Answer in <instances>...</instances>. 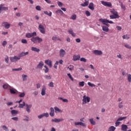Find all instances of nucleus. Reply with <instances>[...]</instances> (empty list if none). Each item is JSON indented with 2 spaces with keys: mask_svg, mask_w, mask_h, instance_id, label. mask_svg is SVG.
Returning <instances> with one entry per match:
<instances>
[{
  "mask_svg": "<svg viewBox=\"0 0 131 131\" xmlns=\"http://www.w3.org/2000/svg\"><path fill=\"white\" fill-rule=\"evenodd\" d=\"M110 13L113 14L110 15V19H119V18H120L119 15H118V12H117V11H115L114 9L111 10Z\"/></svg>",
  "mask_w": 131,
  "mask_h": 131,
  "instance_id": "obj_1",
  "label": "nucleus"
},
{
  "mask_svg": "<svg viewBox=\"0 0 131 131\" xmlns=\"http://www.w3.org/2000/svg\"><path fill=\"white\" fill-rule=\"evenodd\" d=\"M31 41L34 42V43H40L42 41V38L37 36V37H33L31 39Z\"/></svg>",
  "mask_w": 131,
  "mask_h": 131,
  "instance_id": "obj_2",
  "label": "nucleus"
},
{
  "mask_svg": "<svg viewBox=\"0 0 131 131\" xmlns=\"http://www.w3.org/2000/svg\"><path fill=\"white\" fill-rule=\"evenodd\" d=\"M37 34H36V32H34L33 33H28L26 34V37L27 38H32V37H34V36H36Z\"/></svg>",
  "mask_w": 131,
  "mask_h": 131,
  "instance_id": "obj_3",
  "label": "nucleus"
},
{
  "mask_svg": "<svg viewBox=\"0 0 131 131\" xmlns=\"http://www.w3.org/2000/svg\"><path fill=\"white\" fill-rule=\"evenodd\" d=\"M91 101V98L89 97H86L85 95H84L83 97V99H82V104L83 105L86 104L87 103H90Z\"/></svg>",
  "mask_w": 131,
  "mask_h": 131,
  "instance_id": "obj_4",
  "label": "nucleus"
},
{
  "mask_svg": "<svg viewBox=\"0 0 131 131\" xmlns=\"http://www.w3.org/2000/svg\"><path fill=\"white\" fill-rule=\"evenodd\" d=\"M38 29L39 30L40 32L42 34H45L46 33V29H45V27H43V25L39 24L38 26Z\"/></svg>",
  "mask_w": 131,
  "mask_h": 131,
  "instance_id": "obj_5",
  "label": "nucleus"
},
{
  "mask_svg": "<svg viewBox=\"0 0 131 131\" xmlns=\"http://www.w3.org/2000/svg\"><path fill=\"white\" fill-rule=\"evenodd\" d=\"M101 3L102 5H103V6H104V7H107L108 8H110V7H112V4L111 3V2L101 1Z\"/></svg>",
  "mask_w": 131,
  "mask_h": 131,
  "instance_id": "obj_6",
  "label": "nucleus"
},
{
  "mask_svg": "<svg viewBox=\"0 0 131 131\" xmlns=\"http://www.w3.org/2000/svg\"><path fill=\"white\" fill-rule=\"evenodd\" d=\"M20 57L15 56L14 57H10V61L13 63L14 62H17V61H18V60H20Z\"/></svg>",
  "mask_w": 131,
  "mask_h": 131,
  "instance_id": "obj_7",
  "label": "nucleus"
},
{
  "mask_svg": "<svg viewBox=\"0 0 131 131\" xmlns=\"http://www.w3.org/2000/svg\"><path fill=\"white\" fill-rule=\"evenodd\" d=\"M2 26L5 27V29H9L11 26V25L8 22H3L2 24Z\"/></svg>",
  "mask_w": 131,
  "mask_h": 131,
  "instance_id": "obj_8",
  "label": "nucleus"
},
{
  "mask_svg": "<svg viewBox=\"0 0 131 131\" xmlns=\"http://www.w3.org/2000/svg\"><path fill=\"white\" fill-rule=\"evenodd\" d=\"M66 55V51L64 50L63 49H60L59 50V56L60 58H63L64 57V56Z\"/></svg>",
  "mask_w": 131,
  "mask_h": 131,
  "instance_id": "obj_9",
  "label": "nucleus"
},
{
  "mask_svg": "<svg viewBox=\"0 0 131 131\" xmlns=\"http://www.w3.org/2000/svg\"><path fill=\"white\" fill-rule=\"evenodd\" d=\"M93 54L98 56H101V55H103V52L101 50H95L93 51Z\"/></svg>",
  "mask_w": 131,
  "mask_h": 131,
  "instance_id": "obj_10",
  "label": "nucleus"
},
{
  "mask_svg": "<svg viewBox=\"0 0 131 131\" xmlns=\"http://www.w3.org/2000/svg\"><path fill=\"white\" fill-rule=\"evenodd\" d=\"M45 64H46L47 65H48V66H49V67L50 68H52V66H53V64L52 63V61H51V60L50 59H47L45 61Z\"/></svg>",
  "mask_w": 131,
  "mask_h": 131,
  "instance_id": "obj_11",
  "label": "nucleus"
},
{
  "mask_svg": "<svg viewBox=\"0 0 131 131\" xmlns=\"http://www.w3.org/2000/svg\"><path fill=\"white\" fill-rule=\"evenodd\" d=\"M99 22H101V23H102V24L103 25H105L107 24H108V19H103V18H100L99 19Z\"/></svg>",
  "mask_w": 131,
  "mask_h": 131,
  "instance_id": "obj_12",
  "label": "nucleus"
},
{
  "mask_svg": "<svg viewBox=\"0 0 131 131\" xmlns=\"http://www.w3.org/2000/svg\"><path fill=\"white\" fill-rule=\"evenodd\" d=\"M26 110L28 113H30V108L32 107V104H26Z\"/></svg>",
  "mask_w": 131,
  "mask_h": 131,
  "instance_id": "obj_13",
  "label": "nucleus"
},
{
  "mask_svg": "<svg viewBox=\"0 0 131 131\" xmlns=\"http://www.w3.org/2000/svg\"><path fill=\"white\" fill-rule=\"evenodd\" d=\"M64 119L61 118V119H57V118H55V119H53L51 120L52 122H61V121H63Z\"/></svg>",
  "mask_w": 131,
  "mask_h": 131,
  "instance_id": "obj_14",
  "label": "nucleus"
},
{
  "mask_svg": "<svg viewBox=\"0 0 131 131\" xmlns=\"http://www.w3.org/2000/svg\"><path fill=\"white\" fill-rule=\"evenodd\" d=\"M49 115L50 116H51V117H54L55 116V110H54V108H50V112Z\"/></svg>",
  "mask_w": 131,
  "mask_h": 131,
  "instance_id": "obj_15",
  "label": "nucleus"
},
{
  "mask_svg": "<svg viewBox=\"0 0 131 131\" xmlns=\"http://www.w3.org/2000/svg\"><path fill=\"white\" fill-rule=\"evenodd\" d=\"M80 59V55H74L73 57V61H77Z\"/></svg>",
  "mask_w": 131,
  "mask_h": 131,
  "instance_id": "obj_16",
  "label": "nucleus"
},
{
  "mask_svg": "<svg viewBox=\"0 0 131 131\" xmlns=\"http://www.w3.org/2000/svg\"><path fill=\"white\" fill-rule=\"evenodd\" d=\"M46 91H47V88L46 86H43L41 92V96H45V95H46Z\"/></svg>",
  "mask_w": 131,
  "mask_h": 131,
  "instance_id": "obj_17",
  "label": "nucleus"
},
{
  "mask_svg": "<svg viewBox=\"0 0 131 131\" xmlns=\"http://www.w3.org/2000/svg\"><path fill=\"white\" fill-rule=\"evenodd\" d=\"M44 63L42 61H40L39 64L37 66V69H41L42 68V67L43 66Z\"/></svg>",
  "mask_w": 131,
  "mask_h": 131,
  "instance_id": "obj_18",
  "label": "nucleus"
},
{
  "mask_svg": "<svg viewBox=\"0 0 131 131\" xmlns=\"http://www.w3.org/2000/svg\"><path fill=\"white\" fill-rule=\"evenodd\" d=\"M88 8L92 11H94V10H95V7H94V3H93L92 2L90 3L89 4V6H88Z\"/></svg>",
  "mask_w": 131,
  "mask_h": 131,
  "instance_id": "obj_19",
  "label": "nucleus"
},
{
  "mask_svg": "<svg viewBox=\"0 0 131 131\" xmlns=\"http://www.w3.org/2000/svg\"><path fill=\"white\" fill-rule=\"evenodd\" d=\"M121 130H123V131L127 130V125L125 124H122L121 125Z\"/></svg>",
  "mask_w": 131,
  "mask_h": 131,
  "instance_id": "obj_20",
  "label": "nucleus"
},
{
  "mask_svg": "<svg viewBox=\"0 0 131 131\" xmlns=\"http://www.w3.org/2000/svg\"><path fill=\"white\" fill-rule=\"evenodd\" d=\"M102 30L103 31H104L105 32H108L109 31V28L106 26H102Z\"/></svg>",
  "mask_w": 131,
  "mask_h": 131,
  "instance_id": "obj_21",
  "label": "nucleus"
},
{
  "mask_svg": "<svg viewBox=\"0 0 131 131\" xmlns=\"http://www.w3.org/2000/svg\"><path fill=\"white\" fill-rule=\"evenodd\" d=\"M89 1L85 0V2L81 4V7H87L89 6Z\"/></svg>",
  "mask_w": 131,
  "mask_h": 131,
  "instance_id": "obj_22",
  "label": "nucleus"
},
{
  "mask_svg": "<svg viewBox=\"0 0 131 131\" xmlns=\"http://www.w3.org/2000/svg\"><path fill=\"white\" fill-rule=\"evenodd\" d=\"M68 32L70 34H71L72 36H73L74 37H75L76 34L75 33H73V30H72V29H70L69 31Z\"/></svg>",
  "mask_w": 131,
  "mask_h": 131,
  "instance_id": "obj_23",
  "label": "nucleus"
},
{
  "mask_svg": "<svg viewBox=\"0 0 131 131\" xmlns=\"http://www.w3.org/2000/svg\"><path fill=\"white\" fill-rule=\"evenodd\" d=\"M31 50L33 52H36V53H38L40 51V50L38 48H36L35 47H32Z\"/></svg>",
  "mask_w": 131,
  "mask_h": 131,
  "instance_id": "obj_24",
  "label": "nucleus"
},
{
  "mask_svg": "<svg viewBox=\"0 0 131 131\" xmlns=\"http://www.w3.org/2000/svg\"><path fill=\"white\" fill-rule=\"evenodd\" d=\"M28 52H21L20 54H19L18 57H19V58H20V57H24V56H26V55H28Z\"/></svg>",
  "mask_w": 131,
  "mask_h": 131,
  "instance_id": "obj_25",
  "label": "nucleus"
},
{
  "mask_svg": "<svg viewBox=\"0 0 131 131\" xmlns=\"http://www.w3.org/2000/svg\"><path fill=\"white\" fill-rule=\"evenodd\" d=\"M54 110H55V113H57V112H59L60 113H62V110H60L57 106L54 107Z\"/></svg>",
  "mask_w": 131,
  "mask_h": 131,
  "instance_id": "obj_26",
  "label": "nucleus"
},
{
  "mask_svg": "<svg viewBox=\"0 0 131 131\" xmlns=\"http://www.w3.org/2000/svg\"><path fill=\"white\" fill-rule=\"evenodd\" d=\"M89 121L92 125H96V121L94 120L93 118L90 119Z\"/></svg>",
  "mask_w": 131,
  "mask_h": 131,
  "instance_id": "obj_27",
  "label": "nucleus"
},
{
  "mask_svg": "<svg viewBox=\"0 0 131 131\" xmlns=\"http://www.w3.org/2000/svg\"><path fill=\"white\" fill-rule=\"evenodd\" d=\"M52 40H60L61 41V39L58 37L57 36H53L52 38Z\"/></svg>",
  "mask_w": 131,
  "mask_h": 131,
  "instance_id": "obj_28",
  "label": "nucleus"
},
{
  "mask_svg": "<svg viewBox=\"0 0 131 131\" xmlns=\"http://www.w3.org/2000/svg\"><path fill=\"white\" fill-rule=\"evenodd\" d=\"M26 106V104L25 103V102H23V104L19 103L18 107L20 108H24V106Z\"/></svg>",
  "mask_w": 131,
  "mask_h": 131,
  "instance_id": "obj_29",
  "label": "nucleus"
},
{
  "mask_svg": "<svg viewBox=\"0 0 131 131\" xmlns=\"http://www.w3.org/2000/svg\"><path fill=\"white\" fill-rule=\"evenodd\" d=\"M43 70L45 71V73H48L49 72V68H48V66H45Z\"/></svg>",
  "mask_w": 131,
  "mask_h": 131,
  "instance_id": "obj_30",
  "label": "nucleus"
},
{
  "mask_svg": "<svg viewBox=\"0 0 131 131\" xmlns=\"http://www.w3.org/2000/svg\"><path fill=\"white\" fill-rule=\"evenodd\" d=\"M116 129V127L114 126H110L108 129V131H114Z\"/></svg>",
  "mask_w": 131,
  "mask_h": 131,
  "instance_id": "obj_31",
  "label": "nucleus"
},
{
  "mask_svg": "<svg viewBox=\"0 0 131 131\" xmlns=\"http://www.w3.org/2000/svg\"><path fill=\"white\" fill-rule=\"evenodd\" d=\"M44 14H45L46 15H48V16H49V17H52V12H50L49 13L48 11H45L43 12Z\"/></svg>",
  "mask_w": 131,
  "mask_h": 131,
  "instance_id": "obj_32",
  "label": "nucleus"
},
{
  "mask_svg": "<svg viewBox=\"0 0 131 131\" xmlns=\"http://www.w3.org/2000/svg\"><path fill=\"white\" fill-rule=\"evenodd\" d=\"M123 102H121L118 103V107L119 109H121V108H123Z\"/></svg>",
  "mask_w": 131,
  "mask_h": 131,
  "instance_id": "obj_33",
  "label": "nucleus"
},
{
  "mask_svg": "<svg viewBox=\"0 0 131 131\" xmlns=\"http://www.w3.org/2000/svg\"><path fill=\"white\" fill-rule=\"evenodd\" d=\"M18 113V111L15 110H13L11 111V114L12 115H16Z\"/></svg>",
  "mask_w": 131,
  "mask_h": 131,
  "instance_id": "obj_34",
  "label": "nucleus"
},
{
  "mask_svg": "<svg viewBox=\"0 0 131 131\" xmlns=\"http://www.w3.org/2000/svg\"><path fill=\"white\" fill-rule=\"evenodd\" d=\"M21 76H22L23 81H25L26 80H27V78H26V77H27V75L23 74L21 75Z\"/></svg>",
  "mask_w": 131,
  "mask_h": 131,
  "instance_id": "obj_35",
  "label": "nucleus"
},
{
  "mask_svg": "<svg viewBox=\"0 0 131 131\" xmlns=\"http://www.w3.org/2000/svg\"><path fill=\"white\" fill-rule=\"evenodd\" d=\"M127 80L128 82H131V74H127Z\"/></svg>",
  "mask_w": 131,
  "mask_h": 131,
  "instance_id": "obj_36",
  "label": "nucleus"
},
{
  "mask_svg": "<svg viewBox=\"0 0 131 131\" xmlns=\"http://www.w3.org/2000/svg\"><path fill=\"white\" fill-rule=\"evenodd\" d=\"M10 92L11 93V94H16V93H17V90L12 89H10Z\"/></svg>",
  "mask_w": 131,
  "mask_h": 131,
  "instance_id": "obj_37",
  "label": "nucleus"
},
{
  "mask_svg": "<svg viewBox=\"0 0 131 131\" xmlns=\"http://www.w3.org/2000/svg\"><path fill=\"white\" fill-rule=\"evenodd\" d=\"M59 100H62V101H63L64 103H68V100L66 99H63L62 97H59Z\"/></svg>",
  "mask_w": 131,
  "mask_h": 131,
  "instance_id": "obj_38",
  "label": "nucleus"
},
{
  "mask_svg": "<svg viewBox=\"0 0 131 131\" xmlns=\"http://www.w3.org/2000/svg\"><path fill=\"white\" fill-rule=\"evenodd\" d=\"M127 118V117H120L117 119L118 121H122V120H123V119H126Z\"/></svg>",
  "mask_w": 131,
  "mask_h": 131,
  "instance_id": "obj_39",
  "label": "nucleus"
},
{
  "mask_svg": "<svg viewBox=\"0 0 131 131\" xmlns=\"http://www.w3.org/2000/svg\"><path fill=\"white\" fill-rule=\"evenodd\" d=\"M3 88L6 90L7 89H9L10 88V85L8 84H5L3 85Z\"/></svg>",
  "mask_w": 131,
  "mask_h": 131,
  "instance_id": "obj_40",
  "label": "nucleus"
},
{
  "mask_svg": "<svg viewBox=\"0 0 131 131\" xmlns=\"http://www.w3.org/2000/svg\"><path fill=\"white\" fill-rule=\"evenodd\" d=\"M88 85H89V86H91V88H94V87L96 86V85L95 84H93V83H91V82H88Z\"/></svg>",
  "mask_w": 131,
  "mask_h": 131,
  "instance_id": "obj_41",
  "label": "nucleus"
},
{
  "mask_svg": "<svg viewBox=\"0 0 131 131\" xmlns=\"http://www.w3.org/2000/svg\"><path fill=\"white\" fill-rule=\"evenodd\" d=\"M79 86H81L82 88H83V86H84V81L79 82Z\"/></svg>",
  "mask_w": 131,
  "mask_h": 131,
  "instance_id": "obj_42",
  "label": "nucleus"
},
{
  "mask_svg": "<svg viewBox=\"0 0 131 131\" xmlns=\"http://www.w3.org/2000/svg\"><path fill=\"white\" fill-rule=\"evenodd\" d=\"M19 97H20V98H24V97H25V93H20L19 95Z\"/></svg>",
  "mask_w": 131,
  "mask_h": 131,
  "instance_id": "obj_43",
  "label": "nucleus"
},
{
  "mask_svg": "<svg viewBox=\"0 0 131 131\" xmlns=\"http://www.w3.org/2000/svg\"><path fill=\"white\" fill-rule=\"evenodd\" d=\"M71 19L72 20H76V14H73L71 16Z\"/></svg>",
  "mask_w": 131,
  "mask_h": 131,
  "instance_id": "obj_44",
  "label": "nucleus"
},
{
  "mask_svg": "<svg viewBox=\"0 0 131 131\" xmlns=\"http://www.w3.org/2000/svg\"><path fill=\"white\" fill-rule=\"evenodd\" d=\"M122 37L123 39H129V37L127 35H124Z\"/></svg>",
  "mask_w": 131,
  "mask_h": 131,
  "instance_id": "obj_45",
  "label": "nucleus"
},
{
  "mask_svg": "<svg viewBox=\"0 0 131 131\" xmlns=\"http://www.w3.org/2000/svg\"><path fill=\"white\" fill-rule=\"evenodd\" d=\"M45 78L46 79H52V77H51V75H46L45 76Z\"/></svg>",
  "mask_w": 131,
  "mask_h": 131,
  "instance_id": "obj_46",
  "label": "nucleus"
},
{
  "mask_svg": "<svg viewBox=\"0 0 131 131\" xmlns=\"http://www.w3.org/2000/svg\"><path fill=\"white\" fill-rule=\"evenodd\" d=\"M56 13L57 14H58V13H59V14H61V15H63V14H64V12H63V11L61 10H58L56 11Z\"/></svg>",
  "mask_w": 131,
  "mask_h": 131,
  "instance_id": "obj_47",
  "label": "nucleus"
},
{
  "mask_svg": "<svg viewBox=\"0 0 131 131\" xmlns=\"http://www.w3.org/2000/svg\"><path fill=\"white\" fill-rule=\"evenodd\" d=\"M5 62L7 64H9V56H8L7 55H6L5 57Z\"/></svg>",
  "mask_w": 131,
  "mask_h": 131,
  "instance_id": "obj_48",
  "label": "nucleus"
},
{
  "mask_svg": "<svg viewBox=\"0 0 131 131\" xmlns=\"http://www.w3.org/2000/svg\"><path fill=\"white\" fill-rule=\"evenodd\" d=\"M85 15L87 16V17H90V16H91V12H90V11L88 10H86L85 11Z\"/></svg>",
  "mask_w": 131,
  "mask_h": 131,
  "instance_id": "obj_49",
  "label": "nucleus"
},
{
  "mask_svg": "<svg viewBox=\"0 0 131 131\" xmlns=\"http://www.w3.org/2000/svg\"><path fill=\"white\" fill-rule=\"evenodd\" d=\"M21 70H22V69L21 68L12 69V71H21Z\"/></svg>",
  "mask_w": 131,
  "mask_h": 131,
  "instance_id": "obj_50",
  "label": "nucleus"
},
{
  "mask_svg": "<svg viewBox=\"0 0 131 131\" xmlns=\"http://www.w3.org/2000/svg\"><path fill=\"white\" fill-rule=\"evenodd\" d=\"M43 117H49V113H43Z\"/></svg>",
  "mask_w": 131,
  "mask_h": 131,
  "instance_id": "obj_51",
  "label": "nucleus"
},
{
  "mask_svg": "<svg viewBox=\"0 0 131 131\" xmlns=\"http://www.w3.org/2000/svg\"><path fill=\"white\" fill-rule=\"evenodd\" d=\"M124 47H126V49H129V50H131V46L129 45L125 44Z\"/></svg>",
  "mask_w": 131,
  "mask_h": 131,
  "instance_id": "obj_52",
  "label": "nucleus"
},
{
  "mask_svg": "<svg viewBox=\"0 0 131 131\" xmlns=\"http://www.w3.org/2000/svg\"><path fill=\"white\" fill-rule=\"evenodd\" d=\"M49 86H50V88H54V82H50L49 84H48Z\"/></svg>",
  "mask_w": 131,
  "mask_h": 131,
  "instance_id": "obj_53",
  "label": "nucleus"
},
{
  "mask_svg": "<svg viewBox=\"0 0 131 131\" xmlns=\"http://www.w3.org/2000/svg\"><path fill=\"white\" fill-rule=\"evenodd\" d=\"M58 65H59V61H56L54 64V68H55V69H57Z\"/></svg>",
  "mask_w": 131,
  "mask_h": 131,
  "instance_id": "obj_54",
  "label": "nucleus"
},
{
  "mask_svg": "<svg viewBox=\"0 0 131 131\" xmlns=\"http://www.w3.org/2000/svg\"><path fill=\"white\" fill-rule=\"evenodd\" d=\"M36 10H37V11H41V9L40 6H37L36 7Z\"/></svg>",
  "mask_w": 131,
  "mask_h": 131,
  "instance_id": "obj_55",
  "label": "nucleus"
},
{
  "mask_svg": "<svg viewBox=\"0 0 131 131\" xmlns=\"http://www.w3.org/2000/svg\"><path fill=\"white\" fill-rule=\"evenodd\" d=\"M22 43H27V40L26 39H21Z\"/></svg>",
  "mask_w": 131,
  "mask_h": 131,
  "instance_id": "obj_56",
  "label": "nucleus"
},
{
  "mask_svg": "<svg viewBox=\"0 0 131 131\" xmlns=\"http://www.w3.org/2000/svg\"><path fill=\"white\" fill-rule=\"evenodd\" d=\"M80 61H81V62H86V59H85L83 57H82L80 58Z\"/></svg>",
  "mask_w": 131,
  "mask_h": 131,
  "instance_id": "obj_57",
  "label": "nucleus"
},
{
  "mask_svg": "<svg viewBox=\"0 0 131 131\" xmlns=\"http://www.w3.org/2000/svg\"><path fill=\"white\" fill-rule=\"evenodd\" d=\"M3 128L6 131H9V129H8V127H7L6 126L3 125Z\"/></svg>",
  "mask_w": 131,
  "mask_h": 131,
  "instance_id": "obj_58",
  "label": "nucleus"
},
{
  "mask_svg": "<svg viewBox=\"0 0 131 131\" xmlns=\"http://www.w3.org/2000/svg\"><path fill=\"white\" fill-rule=\"evenodd\" d=\"M115 126L117 127L119 126V124H120V122H119L118 120H117L116 122L115 123Z\"/></svg>",
  "mask_w": 131,
  "mask_h": 131,
  "instance_id": "obj_59",
  "label": "nucleus"
},
{
  "mask_svg": "<svg viewBox=\"0 0 131 131\" xmlns=\"http://www.w3.org/2000/svg\"><path fill=\"white\" fill-rule=\"evenodd\" d=\"M57 4H58V7H62V6H63V4L62 3V2H60L58 1L57 2Z\"/></svg>",
  "mask_w": 131,
  "mask_h": 131,
  "instance_id": "obj_60",
  "label": "nucleus"
},
{
  "mask_svg": "<svg viewBox=\"0 0 131 131\" xmlns=\"http://www.w3.org/2000/svg\"><path fill=\"white\" fill-rule=\"evenodd\" d=\"M68 69L70 70V71H72V70H73V66H70V67H68Z\"/></svg>",
  "mask_w": 131,
  "mask_h": 131,
  "instance_id": "obj_61",
  "label": "nucleus"
},
{
  "mask_svg": "<svg viewBox=\"0 0 131 131\" xmlns=\"http://www.w3.org/2000/svg\"><path fill=\"white\" fill-rule=\"evenodd\" d=\"M13 120H14L15 121H18V117H12L11 118Z\"/></svg>",
  "mask_w": 131,
  "mask_h": 131,
  "instance_id": "obj_62",
  "label": "nucleus"
},
{
  "mask_svg": "<svg viewBox=\"0 0 131 131\" xmlns=\"http://www.w3.org/2000/svg\"><path fill=\"white\" fill-rule=\"evenodd\" d=\"M7 43V41H4L2 43V46L3 47H6Z\"/></svg>",
  "mask_w": 131,
  "mask_h": 131,
  "instance_id": "obj_63",
  "label": "nucleus"
},
{
  "mask_svg": "<svg viewBox=\"0 0 131 131\" xmlns=\"http://www.w3.org/2000/svg\"><path fill=\"white\" fill-rule=\"evenodd\" d=\"M116 28H117V30H121L122 29V28L119 26H117L116 27Z\"/></svg>",
  "mask_w": 131,
  "mask_h": 131,
  "instance_id": "obj_64",
  "label": "nucleus"
}]
</instances>
